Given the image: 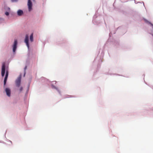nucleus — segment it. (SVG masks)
I'll return each mask as SVG.
<instances>
[{"mask_svg": "<svg viewBox=\"0 0 153 153\" xmlns=\"http://www.w3.org/2000/svg\"><path fill=\"white\" fill-rule=\"evenodd\" d=\"M34 1V0H28V1L27 6L29 11H30L32 9V1Z\"/></svg>", "mask_w": 153, "mask_h": 153, "instance_id": "1", "label": "nucleus"}, {"mask_svg": "<svg viewBox=\"0 0 153 153\" xmlns=\"http://www.w3.org/2000/svg\"><path fill=\"white\" fill-rule=\"evenodd\" d=\"M17 41L16 39H15L14 40V43L13 45V52L14 53L15 52L17 46Z\"/></svg>", "mask_w": 153, "mask_h": 153, "instance_id": "2", "label": "nucleus"}, {"mask_svg": "<svg viewBox=\"0 0 153 153\" xmlns=\"http://www.w3.org/2000/svg\"><path fill=\"white\" fill-rule=\"evenodd\" d=\"M5 70V65L4 63H3L2 66L1 74L2 76L4 75Z\"/></svg>", "mask_w": 153, "mask_h": 153, "instance_id": "3", "label": "nucleus"}, {"mask_svg": "<svg viewBox=\"0 0 153 153\" xmlns=\"http://www.w3.org/2000/svg\"><path fill=\"white\" fill-rule=\"evenodd\" d=\"M29 41V36L28 35H26L25 36V42L26 43L28 49L29 48V45L28 43Z\"/></svg>", "mask_w": 153, "mask_h": 153, "instance_id": "4", "label": "nucleus"}, {"mask_svg": "<svg viewBox=\"0 0 153 153\" xmlns=\"http://www.w3.org/2000/svg\"><path fill=\"white\" fill-rule=\"evenodd\" d=\"M21 76H20L17 78L16 81V85L17 87H19L20 86L21 83Z\"/></svg>", "mask_w": 153, "mask_h": 153, "instance_id": "5", "label": "nucleus"}, {"mask_svg": "<svg viewBox=\"0 0 153 153\" xmlns=\"http://www.w3.org/2000/svg\"><path fill=\"white\" fill-rule=\"evenodd\" d=\"M8 71H6V75H5V77L4 79V85H5L6 84L7 79V77L8 76Z\"/></svg>", "mask_w": 153, "mask_h": 153, "instance_id": "6", "label": "nucleus"}, {"mask_svg": "<svg viewBox=\"0 0 153 153\" xmlns=\"http://www.w3.org/2000/svg\"><path fill=\"white\" fill-rule=\"evenodd\" d=\"M5 91L8 97H10V89L8 88H6L5 89Z\"/></svg>", "mask_w": 153, "mask_h": 153, "instance_id": "7", "label": "nucleus"}, {"mask_svg": "<svg viewBox=\"0 0 153 153\" xmlns=\"http://www.w3.org/2000/svg\"><path fill=\"white\" fill-rule=\"evenodd\" d=\"M23 14V12L21 10H19L17 11V14L19 16H21Z\"/></svg>", "mask_w": 153, "mask_h": 153, "instance_id": "8", "label": "nucleus"}, {"mask_svg": "<svg viewBox=\"0 0 153 153\" xmlns=\"http://www.w3.org/2000/svg\"><path fill=\"white\" fill-rule=\"evenodd\" d=\"M30 40L31 42H32L33 41V33H32L30 36Z\"/></svg>", "mask_w": 153, "mask_h": 153, "instance_id": "9", "label": "nucleus"}, {"mask_svg": "<svg viewBox=\"0 0 153 153\" xmlns=\"http://www.w3.org/2000/svg\"><path fill=\"white\" fill-rule=\"evenodd\" d=\"M4 21V19L3 18H0V23H2Z\"/></svg>", "mask_w": 153, "mask_h": 153, "instance_id": "10", "label": "nucleus"}, {"mask_svg": "<svg viewBox=\"0 0 153 153\" xmlns=\"http://www.w3.org/2000/svg\"><path fill=\"white\" fill-rule=\"evenodd\" d=\"M5 14L6 15V16H8L9 15V12H6L5 13Z\"/></svg>", "mask_w": 153, "mask_h": 153, "instance_id": "11", "label": "nucleus"}, {"mask_svg": "<svg viewBox=\"0 0 153 153\" xmlns=\"http://www.w3.org/2000/svg\"><path fill=\"white\" fill-rule=\"evenodd\" d=\"M23 88L22 87H21L19 89L20 91H21L23 90Z\"/></svg>", "mask_w": 153, "mask_h": 153, "instance_id": "12", "label": "nucleus"}, {"mask_svg": "<svg viewBox=\"0 0 153 153\" xmlns=\"http://www.w3.org/2000/svg\"><path fill=\"white\" fill-rule=\"evenodd\" d=\"M11 1L12 2H16L18 0H11Z\"/></svg>", "mask_w": 153, "mask_h": 153, "instance_id": "13", "label": "nucleus"}, {"mask_svg": "<svg viewBox=\"0 0 153 153\" xmlns=\"http://www.w3.org/2000/svg\"><path fill=\"white\" fill-rule=\"evenodd\" d=\"M27 67L26 66L25 68V71L26 70V69H27Z\"/></svg>", "mask_w": 153, "mask_h": 153, "instance_id": "14", "label": "nucleus"}, {"mask_svg": "<svg viewBox=\"0 0 153 153\" xmlns=\"http://www.w3.org/2000/svg\"><path fill=\"white\" fill-rule=\"evenodd\" d=\"M145 21L146 22H148V21L147 20H145Z\"/></svg>", "mask_w": 153, "mask_h": 153, "instance_id": "15", "label": "nucleus"}]
</instances>
